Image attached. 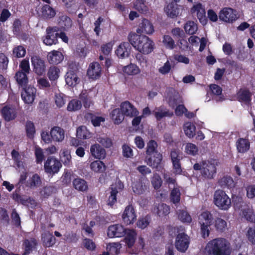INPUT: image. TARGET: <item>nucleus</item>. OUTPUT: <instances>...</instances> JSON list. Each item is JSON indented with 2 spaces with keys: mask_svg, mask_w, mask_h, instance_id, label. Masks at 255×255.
Instances as JSON below:
<instances>
[{
  "mask_svg": "<svg viewBox=\"0 0 255 255\" xmlns=\"http://www.w3.org/2000/svg\"><path fill=\"white\" fill-rule=\"evenodd\" d=\"M204 253L206 255H230V244L225 238L213 239L207 243Z\"/></svg>",
  "mask_w": 255,
  "mask_h": 255,
  "instance_id": "nucleus-1",
  "label": "nucleus"
},
{
  "mask_svg": "<svg viewBox=\"0 0 255 255\" xmlns=\"http://www.w3.org/2000/svg\"><path fill=\"white\" fill-rule=\"evenodd\" d=\"M128 39L136 50L143 54H148L154 49V42L144 35H138L135 33H130Z\"/></svg>",
  "mask_w": 255,
  "mask_h": 255,
  "instance_id": "nucleus-2",
  "label": "nucleus"
},
{
  "mask_svg": "<svg viewBox=\"0 0 255 255\" xmlns=\"http://www.w3.org/2000/svg\"><path fill=\"white\" fill-rule=\"evenodd\" d=\"M194 169L201 170L202 176L205 179H213L216 173V161L214 160L205 161L202 164H195L193 166Z\"/></svg>",
  "mask_w": 255,
  "mask_h": 255,
  "instance_id": "nucleus-3",
  "label": "nucleus"
},
{
  "mask_svg": "<svg viewBox=\"0 0 255 255\" xmlns=\"http://www.w3.org/2000/svg\"><path fill=\"white\" fill-rule=\"evenodd\" d=\"M214 203L220 209L228 210L231 206V200L225 191L222 190L216 191L214 194Z\"/></svg>",
  "mask_w": 255,
  "mask_h": 255,
  "instance_id": "nucleus-4",
  "label": "nucleus"
},
{
  "mask_svg": "<svg viewBox=\"0 0 255 255\" xmlns=\"http://www.w3.org/2000/svg\"><path fill=\"white\" fill-rule=\"evenodd\" d=\"M212 220V215L208 211L203 212L199 217V223L200 225L201 232L204 238L209 235V227L211 225Z\"/></svg>",
  "mask_w": 255,
  "mask_h": 255,
  "instance_id": "nucleus-5",
  "label": "nucleus"
},
{
  "mask_svg": "<svg viewBox=\"0 0 255 255\" xmlns=\"http://www.w3.org/2000/svg\"><path fill=\"white\" fill-rule=\"evenodd\" d=\"M61 167L60 161L54 157H48L44 165L45 172L51 175L58 173Z\"/></svg>",
  "mask_w": 255,
  "mask_h": 255,
  "instance_id": "nucleus-6",
  "label": "nucleus"
},
{
  "mask_svg": "<svg viewBox=\"0 0 255 255\" xmlns=\"http://www.w3.org/2000/svg\"><path fill=\"white\" fill-rule=\"evenodd\" d=\"M236 210H238L240 215L247 221L255 223V214L252 209L244 203L237 204L235 206Z\"/></svg>",
  "mask_w": 255,
  "mask_h": 255,
  "instance_id": "nucleus-7",
  "label": "nucleus"
},
{
  "mask_svg": "<svg viewBox=\"0 0 255 255\" xmlns=\"http://www.w3.org/2000/svg\"><path fill=\"white\" fill-rule=\"evenodd\" d=\"M175 244L178 251L185 252L189 246V238L184 232L179 233L177 235Z\"/></svg>",
  "mask_w": 255,
  "mask_h": 255,
  "instance_id": "nucleus-8",
  "label": "nucleus"
},
{
  "mask_svg": "<svg viewBox=\"0 0 255 255\" xmlns=\"http://www.w3.org/2000/svg\"><path fill=\"white\" fill-rule=\"evenodd\" d=\"M219 17L221 20L230 23L237 19V15L232 8L226 7L220 11Z\"/></svg>",
  "mask_w": 255,
  "mask_h": 255,
  "instance_id": "nucleus-9",
  "label": "nucleus"
},
{
  "mask_svg": "<svg viewBox=\"0 0 255 255\" xmlns=\"http://www.w3.org/2000/svg\"><path fill=\"white\" fill-rule=\"evenodd\" d=\"M59 28L57 27H49L46 29V35L43 39V42L47 45H52L57 42V37Z\"/></svg>",
  "mask_w": 255,
  "mask_h": 255,
  "instance_id": "nucleus-10",
  "label": "nucleus"
},
{
  "mask_svg": "<svg viewBox=\"0 0 255 255\" xmlns=\"http://www.w3.org/2000/svg\"><path fill=\"white\" fill-rule=\"evenodd\" d=\"M154 30L152 23L148 19H143L136 29V32L139 34L150 35L153 33Z\"/></svg>",
  "mask_w": 255,
  "mask_h": 255,
  "instance_id": "nucleus-11",
  "label": "nucleus"
},
{
  "mask_svg": "<svg viewBox=\"0 0 255 255\" xmlns=\"http://www.w3.org/2000/svg\"><path fill=\"white\" fill-rule=\"evenodd\" d=\"M33 71L38 75H42L45 72L46 66L44 61L37 56L31 58Z\"/></svg>",
  "mask_w": 255,
  "mask_h": 255,
  "instance_id": "nucleus-12",
  "label": "nucleus"
},
{
  "mask_svg": "<svg viewBox=\"0 0 255 255\" xmlns=\"http://www.w3.org/2000/svg\"><path fill=\"white\" fill-rule=\"evenodd\" d=\"M36 94V88L33 87L28 86L22 92L21 98L25 103L31 104L35 99Z\"/></svg>",
  "mask_w": 255,
  "mask_h": 255,
  "instance_id": "nucleus-13",
  "label": "nucleus"
},
{
  "mask_svg": "<svg viewBox=\"0 0 255 255\" xmlns=\"http://www.w3.org/2000/svg\"><path fill=\"white\" fill-rule=\"evenodd\" d=\"M120 109L124 116L132 118L136 116L138 112L129 102L126 101L122 103Z\"/></svg>",
  "mask_w": 255,
  "mask_h": 255,
  "instance_id": "nucleus-14",
  "label": "nucleus"
},
{
  "mask_svg": "<svg viewBox=\"0 0 255 255\" xmlns=\"http://www.w3.org/2000/svg\"><path fill=\"white\" fill-rule=\"evenodd\" d=\"M130 50V44L128 42H124L118 46L115 53L119 58L125 59L129 56Z\"/></svg>",
  "mask_w": 255,
  "mask_h": 255,
  "instance_id": "nucleus-15",
  "label": "nucleus"
},
{
  "mask_svg": "<svg viewBox=\"0 0 255 255\" xmlns=\"http://www.w3.org/2000/svg\"><path fill=\"white\" fill-rule=\"evenodd\" d=\"M123 220L127 225L133 224L135 221L136 216L132 206H128L123 214Z\"/></svg>",
  "mask_w": 255,
  "mask_h": 255,
  "instance_id": "nucleus-16",
  "label": "nucleus"
},
{
  "mask_svg": "<svg viewBox=\"0 0 255 255\" xmlns=\"http://www.w3.org/2000/svg\"><path fill=\"white\" fill-rule=\"evenodd\" d=\"M191 12L196 15L200 22L205 25L207 23V19L205 15V10L201 3L194 5L191 8Z\"/></svg>",
  "mask_w": 255,
  "mask_h": 255,
  "instance_id": "nucleus-17",
  "label": "nucleus"
},
{
  "mask_svg": "<svg viewBox=\"0 0 255 255\" xmlns=\"http://www.w3.org/2000/svg\"><path fill=\"white\" fill-rule=\"evenodd\" d=\"M126 229L119 224L110 226L108 229L107 235L110 238L121 237L124 236Z\"/></svg>",
  "mask_w": 255,
  "mask_h": 255,
  "instance_id": "nucleus-18",
  "label": "nucleus"
},
{
  "mask_svg": "<svg viewBox=\"0 0 255 255\" xmlns=\"http://www.w3.org/2000/svg\"><path fill=\"white\" fill-rule=\"evenodd\" d=\"M170 156L172 162L174 172L176 174H179L182 172L180 160L182 158L179 151L174 149L171 151Z\"/></svg>",
  "mask_w": 255,
  "mask_h": 255,
  "instance_id": "nucleus-19",
  "label": "nucleus"
},
{
  "mask_svg": "<svg viewBox=\"0 0 255 255\" xmlns=\"http://www.w3.org/2000/svg\"><path fill=\"white\" fill-rule=\"evenodd\" d=\"M1 114L5 121H10L16 118L17 112L14 107L6 105L1 109Z\"/></svg>",
  "mask_w": 255,
  "mask_h": 255,
  "instance_id": "nucleus-20",
  "label": "nucleus"
},
{
  "mask_svg": "<svg viewBox=\"0 0 255 255\" xmlns=\"http://www.w3.org/2000/svg\"><path fill=\"white\" fill-rule=\"evenodd\" d=\"M101 67L98 62H93L89 65L87 75L89 78L97 79L101 76Z\"/></svg>",
  "mask_w": 255,
  "mask_h": 255,
  "instance_id": "nucleus-21",
  "label": "nucleus"
},
{
  "mask_svg": "<svg viewBox=\"0 0 255 255\" xmlns=\"http://www.w3.org/2000/svg\"><path fill=\"white\" fill-rule=\"evenodd\" d=\"M162 156V155L158 152H155L153 155H148L145 159V162L147 164L153 168H157L160 165Z\"/></svg>",
  "mask_w": 255,
  "mask_h": 255,
  "instance_id": "nucleus-22",
  "label": "nucleus"
},
{
  "mask_svg": "<svg viewBox=\"0 0 255 255\" xmlns=\"http://www.w3.org/2000/svg\"><path fill=\"white\" fill-rule=\"evenodd\" d=\"M50 136L53 140L61 142L64 139V130L60 127H55L50 130Z\"/></svg>",
  "mask_w": 255,
  "mask_h": 255,
  "instance_id": "nucleus-23",
  "label": "nucleus"
},
{
  "mask_svg": "<svg viewBox=\"0 0 255 255\" xmlns=\"http://www.w3.org/2000/svg\"><path fill=\"white\" fill-rule=\"evenodd\" d=\"M90 152L93 156L99 159L104 158L106 154L105 150L97 143L91 145Z\"/></svg>",
  "mask_w": 255,
  "mask_h": 255,
  "instance_id": "nucleus-24",
  "label": "nucleus"
},
{
  "mask_svg": "<svg viewBox=\"0 0 255 255\" xmlns=\"http://www.w3.org/2000/svg\"><path fill=\"white\" fill-rule=\"evenodd\" d=\"M47 57L49 62L53 64L60 63L64 59V56L62 52L56 50L49 52Z\"/></svg>",
  "mask_w": 255,
  "mask_h": 255,
  "instance_id": "nucleus-25",
  "label": "nucleus"
},
{
  "mask_svg": "<svg viewBox=\"0 0 255 255\" xmlns=\"http://www.w3.org/2000/svg\"><path fill=\"white\" fill-rule=\"evenodd\" d=\"M58 24L61 29L66 30L72 25L71 18L66 15H61L58 18Z\"/></svg>",
  "mask_w": 255,
  "mask_h": 255,
  "instance_id": "nucleus-26",
  "label": "nucleus"
},
{
  "mask_svg": "<svg viewBox=\"0 0 255 255\" xmlns=\"http://www.w3.org/2000/svg\"><path fill=\"white\" fill-rule=\"evenodd\" d=\"M80 99L83 102L85 108H88L91 105H93L92 95L91 92H88L87 90H83L80 95Z\"/></svg>",
  "mask_w": 255,
  "mask_h": 255,
  "instance_id": "nucleus-27",
  "label": "nucleus"
},
{
  "mask_svg": "<svg viewBox=\"0 0 255 255\" xmlns=\"http://www.w3.org/2000/svg\"><path fill=\"white\" fill-rule=\"evenodd\" d=\"M165 11L169 17L174 18L179 15L180 8L176 3L172 2L166 6Z\"/></svg>",
  "mask_w": 255,
  "mask_h": 255,
  "instance_id": "nucleus-28",
  "label": "nucleus"
},
{
  "mask_svg": "<svg viewBox=\"0 0 255 255\" xmlns=\"http://www.w3.org/2000/svg\"><path fill=\"white\" fill-rule=\"evenodd\" d=\"M126 236L125 238V242L127 246L130 248L131 247L134 242L136 236V233L133 229H126L125 235Z\"/></svg>",
  "mask_w": 255,
  "mask_h": 255,
  "instance_id": "nucleus-29",
  "label": "nucleus"
},
{
  "mask_svg": "<svg viewBox=\"0 0 255 255\" xmlns=\"http://www.w3.org/2000/svg\"><path fill=\"white\" fill-rule=\"evenodd\" d=\"M65 81L69 86H74L79 82V78L75 71L70 70L66 75Z\"/></svg>",
  "mask_w": 255,
  "mask_h": 255,
  "instance_id": "nucleus-30",
  "label": "nucleus"
},
{
  "mask_svg": "<svg viewBox=\"0 0 255 255\" xmlns=\"http://www.w3.org/2000/svg\"><path fill=\"white\" fill-rule=\"evenodd\" d=\"M42 241L44 246L50 247L55 244L56 239L49 232H45L42 234Z\"/></svg>",
  "mask_w": 255,
  "mask_h": 255,
  "instance_id": "nucleus-31",
  "label": "nucleus"
},
{
  "mask_svg": "<svg viewBox=\"0 0 255 255\" xmlns=\"http://www.w3.org/2000/svg\"><path fill=\"white\" fill-rule=\"evenodd\" d=\"M153 113L157 120H160L164 117H171L173 115L172 113H170L168 110L162 107L155 108Z\"/></svg>",
  "mask_w": 255,
  "mask_h": 255,
  "instance_id": "nucleus-32",
  "label": "nucleus"
},
{
  "mask_svg": "<svg viewBox=\"0 0 255 255\" xmlns=\"http://www.w3.org/2000/svg\"><path fill=\"white\" fill-rule=\"evenodd\" d=\"M118 183H119L118 189L117 186L114 185H112L111 188L110 196L108 201V204L110 206L113 205L117 201L116 195L119 192L118 189H121L123 187V185L120 183V182Z\"/></svg>",
  "mask_w": 255,
  "mask_h": 255,
  "instance_id": "nucleus-33",
  "label": "nucleus"
},
{
  "mask_svg": "<svg viewBox=\"0 0 255 255\" xmlns=\"http://www.w3.org/2000/svg\"><path fill=\"white\" fill-rule=\"evenodd\" d=\"M110 116L114 124L117 125L121 124L124 120L125 117L124 114L119 108L113 110L110 114Z\"/></svg>",
  "mask_w": 255,
  "mask_h": 255,
  "instance_id": "nucleus-34",
  "label": "nucleus"
},
{
  "mask_svg": "<svg viewBox=\"0 0 255 255\" xmlns=\"http://www.w3.org/2000/svg\"><path fill=\"white\" fill-rule=\"evenodd\" d=\"M252 94L245 89H241L237 93V97L240 101L248 104L251 100Z\"/></svg>",
  "mask_w": 255,
  "mask_h": 255,
  "instance_id": "nucleus-35",
  "label": "nucleus"
},
{
  "mask_svg": "<svg viewBox=\"0 0 255 255\" xmlns=\"http://www.w3.org/2000/svg\"><path fill=\"white\" fill-rule=\"evenodd\" d=\"M41 15L44 18H51L56 14L55 10L47 4L43 5L41 8Z\"/></svg>",
  "mask_w": 255,
  "mask_h": 255,
  "instance_id": "nucleus-36",
  "label": "nucleus"
},
{
  "mask_svg": "<svg viewBox=\"0 0 255 255\" xmlns=\"http://www.w3.org/2000/svg\"><path fill=\"white\" fill-rule=\"evenodd\" d=\"M218 183L223 188H231L235 185L233 178L229 176H224L220 178L218 181Z\"/></svg>",
  "mask_w": 255,
  "mask_h": 255,
  "instance_id": "nucleus-37",
  "label": "nucleus"
},
{
  "mask_svg": "<svg viewBox=\"0 0 255 255\" xmlns=\"http://www.w3.org/2000/svg\"><path fill=\"white\" fill-rule=\"evenodd\" d=\"M90 167L91 169L96 173H102L106 170L105 164L99 160L91 162Z\"/></svg>",
  "mask_w": 255,
  "mask_h": 255,
  "instance_id": "nucleus-38",
  "label": "nucleus"
},
{
  "mask_svg": "<svg viewBox=\"0 0 255 255\" xmlns=\"http://www.w3.org/2000/svg\"><path fill=\"white\" fill-rule=\"evenodd\" d=\"M133 191L137 194L143 193L146 189V185L140 180L134 181L132 184Z\"/></svg>",
  "mask_w": 255,
  "mask_h": 255,
  "instance_id": "nucleus-39",
  "label": "nucleus"
},
{
  "mask_svg": "<svg viewBox=\"0 0 255 255\" xmlns=\"http://www.w3.org/2000/svg\"><path fill=\"white\" fill-rule=\"evenodd\" d=\"M237 148L239 152L244 153L249 149L250 142L246 139L240 138L237 141Z\"/></svg>",
  "mask_w": 255,
  "mask_h": 255,
  "instance_id": "nucleus-40",
  "label": "nucleus"
},
{
  "mask_svg": "<svg viewBox=\"0 0 255 255\" xmlns=\"http://www.w3.org/2000/svg\"><path fill=\"white\" fill-rule=\"evenodd\" d=\"M185 134L189 138H192L195 135L196 127L191 122H187L183 126Z\"/></svg>",
  "mask_w": 255,
  "mask_h": 255,
  "instance_id": "nucleus-41",
  "label": "nucleus"
},
{
  "mask_svg": "<svg viewBox=\"0 0 255 255\" xmlns=\"http://www.w3.org/2000/svg\"><path fill=\"white\" fill-rule=\"evenodd\" d=\"M73 185L76 190L80 191H85L88 189L87 182L80 178H76L73 181Z\"/></svg>",
  "mask_w": 255,
  "mask_h": 255,
  "instance_id": "nucleus-42",
  "label": "nucleus"
},
{
  "mask_svg": "<svg viewBox=\"0 0 255 255\" xmlns=\"http://www.w3.org/2000/svg\"><path fill=\"white\" fill-rule=\"evenodd\" d=\"M77 137L80 139H88L91 137V133L85 126H80L77 129Z\"/></svg>",
  "mask_w": 255,
  "mask_h": 255,
  "instance_id": "nucleus-43",
  "label": "nucleus"
},
{
  "mask_svg": "<svg viewBox=\"0 0 255 255\" xmlns=\"http://www.w3.org/2000/svg\"><path fill=\"white\" fill-rule=\"evenodd\" d=\"M184 30L186 33L190 35L195 34L198 30L197 24L193 21H188L184 25Z\"/></svg>",
  "mask_w": 255,
  "mask_h": 255,
  "instance_id": "nucleus-44",
  "label": "nucleus"
},
{
  "mask_svg": "<svg viewBox=\"0 0 255 255\" xmlns=\"http://www.w3.org/2000/svg\"><path fill=\"white\" fill-rule=\"evenodd\" d=\"M123 72L129 75H136L140 72L139 68L134 64H130L123 68Z\"/></svg>",
  "mask_w": 255,
  "mask_h": 255,
  "instance_id": "nucleus-45",
  "label": "nucleus"
},
{
  "mask_svg": "<svg viewBox=\"0 0 255 255\" xmlns=\"http://www.w3.org/2000/svg\"><path fill=\"white\" fill-rule=\"evenodd\" d=\"M154 211L159 216H165L168 215L170 212L169 207L166 204H159Z\"/></svg>",
  "mask_w": 255,
  "mask_h": 255,
  "instance_id": "nucleus-46",
  "label": "nucleus"
},
{
  "mask_svg": "<svg viewBox=\"0 0 255 255\" xmlns=\"http://www.w3.org/2000/svg\"><path fill=\"white\" fill-rule=\"evenodd\" d=\"M178 218L182 222L190 223L192 218L186 211L180 210L177 212Z\"/></svg>",
  "mask_w": 255,
  "mask_h": 255,
  "instance_id": "nucleus-47",
  "label": "nucleus"
},
{
  "mask_svg": "<svg viewBox=\"0 0 255 255\" xmlns=\"http://www.w3.org/2000/svg\"><path fill=\"white\" fill-rule=\"evenodd\" d=\"M27 73L22 71H18L15 74V78L17 83L22 86L25 85L28 82Z\"/></svg>",
  "mask_w": 255,
  "mask_h": 255,
  "instance_id": "nucleus-48",
  "label": "nucleus"
},
{
  "mask_svg": "<svg viewBox=\"0 0 255 255\" xmlns=\"http://www.w3.org/2000/svg\"><path fill=\"white\" fill-rule=\"evenodd\" d=\"M60 70L55 66L50 67L48 71V76L51 81L56 80L59 77Z\"/></svg>",
  "mask_w": 255,
  "mask_h": 255,
  "instance_id": "nucleus-49",
  "label": "nucleus"
},
{
  "mask_svg": "<svg viewBox=\"0 0 255 255\" xmlns=\"http://www.w3.org/2000/svg\"><path fill=\"white\" fill-rule=\"evenodd\" d=\"M12 53L15 57H23L26 54L25 48L22 45L16 46L13 48Z\"/></svg>",
  "mask_w": 255,
  "mask_h": 255,
  "instance_id": "nucleus-50",
  "label": "nucleus"
},
{
  "mask_svg": "<svg viewBox=\"0 0 255 255\" xmlns=\"http://www.w3.org/2000/svg\"><path fill=\"white\" fill-rule=\"evenodd\" d=\"M54 101L57 107L61 108L64 106L66 102V97L62 93H56Z\"/></svg>",
  "mask_w": 255,
  "mask_h": 255,
  "instance_id": "nucleus-51",
  "label": "nucleus"
},
{
  "mask_svg": "<svg viewBox=\"0 0 255 255\" xmlns=\"http://www.w3.org/2000/svg\"><path fill=\"white\" fill-rule=\"evenodd\" d=\"M82 104L81 101L74 99L68 103L67 110L68 111H76L80 110Z\"/></svg>",
  "mask_w": 255,
  "mask_h": 255,
  "instance_id": "nucleus-52",
  "label": "nucleus"
},
{
  "mask_svg": "<svg viewBox=\"0 0 255 255\" xmlns=\"http://www.w3.org/2000/svg\"><path fill=\"white\" fill-rule=\"evenodd\" d=\"M162 42L166 48L169 49H173L175 46L174 41L169 35H164Z\"/></svg>",
  "mask_w": 255,
  "mask_h": 255,
  "instance_id": "nucleus-53",
  "label": "nucleus"
},
{
  "mask_svg": "<svg viewBox=\"0 0 255 255\" xmlns=\"http://www.w3.org/2000/svg\"><path fill=\"white\" fill-rule=\"evenodd\" d=\"M170 196L171 201L173 203L176 204L179 202L180 199V192L177 186L173 187Z\"/></svg>",
  "mask_w": 255,
  "mask_h": 255,
  "instance_id": "nucleus-54",
  "label": "nucleus"
},
{
  "mask_svg": "<svg viewBox=\"0 0 255 255\" xmlns=\"http://www.w3.org/2000/svg\"><path fill=\"white\" fill-rule=\"evenodd\" d=\"M185 149L187 154L192 155H195L198 152V147L192 143H187L186 144Z\"/></svg>",
  "mask_w": 255,
  "mask_h": 255,
  "instance_id": "nucleus-55",
  "label": "nucleus"
},
{
  "mask_svg": "<svg viewBox=\"0 0 255 255\" xmlns=\"http://www.w3.org/2000/svg\"><path fill=\"white\" fill-rule=\"evenodd\" d=\"M151 184L155 189H159L162 183V181L160 176L157 173L153 174L151 179Z\"/></svg>",
  "mask_w": 255,
  "mask_h": 255,
  "instance_id": "nucleus-56",
  "label": "nucleus"
},
{
  "mask_svg": "<svg viewBox=\"0 0 255 255\" xmlns=\"http://www.w3.org/2000/svg\"><path fill=\"white\" fill-rule=\"evenodd\" d=\"M215 226L217 230L223 231L227 228L226 222L220 218H218L215 220Z\"/></svg>",
  "mask_w": 255,
  "mask_h": 255,
  "instance_id": "nucleus-57",
  "label": "nucleus"
},
{
  "mask_svg": "<svg viewBox=\"0 0 255 255\" xmlns=\"http://www.w3.org/2000/svg\"><path fill=\"white\" fill-rule=\"evenodd\" d=\"M25 128L27 136L30 138H32L35 132V129L33 123L31 122H27L26 123Z\"/></svg>",
  "mask_w": 255,
  "mask_h": 255,
  "instance_id": "nucleus-58",
  "label": "nucleus"
},
{
  "mask_svg": "<svg viewBox=\"0 0 255 255\" xmlns=\"http://www.w3.org/2000/svg\"><path fill=\"white\" fill-rule=\"evenodd\" d=\"M61 161L64 165H69L71 162V156L69 150L64 149L62 150L61 155Z\"/></svg>",
  "mask_w": 255,
  "mask_h": 255,
  "instance_id": "nucleus-59",
  "label": "nucleus"
},
{
  "mask_svg": "<svg viewBox=\"0 0 255 255\" xmlns=\"http://www.w3.org/2000/svg\"><path fill=\"white\" fill-rule=\"evenodd\" d=\"M157 147V143L153 140L149 141L147 143L146 153L148 155H151L152 154H155L156 151V148Z\"/></svg>",
  "mask_w": 255,
  "mask_h": 255,
  "instance_id": "nucleus-60",
  "label": "nucleus"
},
{
  "mask_svg": "<svg viewBox=\"0 0 255 255\" xmlns=\"http://www.w3.org/2000/svg\"><path fill=\"white\" fill-rule=\"evenodd\" d=\"M25 247V253L23 255H27L29 253L31 249L34 248L36 245V242L34 239L31 240H26L24 243Z\"/></svg>",
  "mask_w": 255,
  "mask_h": 255,
  "instance_id": "nucleus-61",
  "label": "nucleus"
},
{
  "mask_svg": "<svg viewBox=\"0 0 255 255\" xmlns=\"http://www.w3.org/2000/svg\"><path fill=\"white\" fill-rule=\"evenodd\" d=\"M171 65L169 60H167L163 65L161 66L158 71L162 75H166L168 74L171 70Z\"/></svg>",
  "mask_w": 255,
  "mask_h": 255,
  "instance_id": "nucleus-62",
  "label": "nucleus"
},
{
  "mask_svg": "<svg viewBox=\"0 0 255 255\" xmlns=\"http://www.w3.org/2000/svg\"><path fill=\"white\" fill-rule=\"evenodd\" d=\"M150 222V219L148 217H142L138 219L136 224L138 227L143 229L147 227Z\"/></svg>",
  "mask_w": 255,
  "mask_h": 255,
  "instance_id": "nucleus-63",
  "label": "nucleus"
},
{
  "mask_svg": "<svg viewBox=\"0 0 255 255\" xmlns=\"http://www.w3.org/2000/svg\"><path fill=\"white\" fill-rule=\"evenodd\" d=\"M134 7L141 12H145L147 10V8L144 4L143 0H136L134 4Z\"/></svg>",
  "mask_w": 255,
  "mask_h": 255,
  "instance_id": "nucleus-64",
  "label": "nucleus"
}]
</instances>
